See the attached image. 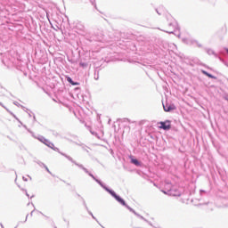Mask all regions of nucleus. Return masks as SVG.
I'll use <instances>...</instances> for the list:
<instances>
[{"label": "nucleus", "mask_w": 228, "mask_h": 228, "mask_svg": "<svg viewBox=\"0 0 228 228\" xmlns=\"http://www.w3.org/2000/svg\"><path fill=\"white\" fill-rule=\"evenodd\" d=\"M97 184H99V186H101V188L105 190V191H107V193H110L113 197V199H115V200H117V202H118V204H120L121 206H124V208L128 209V211H130V213H133L135 216H137V218L143 220V222H146V224H149V225H151L152 227V223H151L149 220H147L142 215L138 214L134 209H133V208L129 207V205H127V203L126 202V200L121 198L120 195L117 194V192L115 191H113V189H110V187H108L106 185V183H102V181H101V180L97 181Z\"/></svg>", "instance_id": "obj_1"}, {"label": "nucleus", "mask_w": 228, "mask_h": 228, "mask_svg": "<svg viewBox=\"0 0 228 228\" xmlns=\"http://www.w3.org/2000/svg\"><path fill=\"white\" fill-rule=\"evenodd\" d=\"M44 145H46V147H49V149H52V151L58 152L59 154H61V156H63L64 158H66V159H69V161H70L71 163L76 165V167H78V168H80V170H83L85 172V174H87V175H89V177H92V179H94V181H95V183H97V181H101L99 178L95 177V175H94V174H92V172H90L86 167H85V166L76 162V160H74V159H72V157L67 155L64 152H61L60 151V148L54 146V143H53L51 141H49V139H46L45 141Z\"/></svg>", "instance_id": "obj_2"}, {"label": "nucleus", "mask_w": 228, "mask_h": 228, "mask_svg": "<svg viewBox=\"0 0 228 228\" xmlns=\"http://www.w3.org/2000/svg\"><path fill=\"white\" fill-rule=\"evenodd\" d=\"M76 29L78 31L82 37H85L86 40L88 42H104V35L102 32L96 34H90V32L86 31L85 25L81 21L77 22Z\"/></svg>", "instance_id": "obj_3"}, {"label": "nucleus", "mask_w": 228, "mask_h": 228, "mask_svg": "<svg viewBox=\"0 0 228 228\" xmlns=\"http://www.w3.org/2000/svg\"><path fill=\"white\" fill-rule=\"evenodd\" d=\"M169 28H173L174 30L171 31H165L166 33H168L169 35H175L176 37H181V33L177 32L179 29V26H177L176 22H170L168 23Z\"/></svg>", "instance_id": "obj_4"}, {"label": "nucleus", "mask_w": 228, "mask_h": 228, "mask_svg": "<svg viewBox=\"0 0 228 228\" xmlns=\"http://www.w3.org/2000/svg\"><path fill=\"white\" fill-rule=\"evenodd\" d=\"M159 129H163V131H170L172 129V121L167 119L165 121L159 122Z\"/></svg>", "instance_id": "obj_5"}, {"label": "nucleus", "mask_w": 228, "mask_h": 228, "mask_svg": "<svg viewBox=\"0 0 228 228\" xmlns=\"http://www.w3.org/2000/svg\"><path fill=\"white\" fill-rule=\"evenodd\" d=\"M163 109L166 113H170L172 111H175V110H177V107H175V104L174 103L166 102V104L163 103Z\"/></svg>", "instance_id": "obj_6"}, {"label": "nucleus", "mask_w": 228, "mask_h": 228, "mask_svg": "<svg viewBox=\"0 0 228 228\" xmlns=\"http://www.w3.org/2000/svg\"><path fill=\"white\" fill-rule=\"evenodd\" d=\"M130 163L134 165V167H143V163L140 161L138 159H135L134 156L131 155L130 157Z\"/></svg>", "instance_id": "obj_7"}, {"label": "nucleus", "mask_w": 228, "mask_h": 228, "mask_svg": "<svg viewBox=\"0 0 228 228\" xmlns=\"http://www.w3.org/2000/svg\"><path fill=\"white\" fill-rule=\"evenodd\" d=\"M65 79L69 85H71V86H78L79 85V82L74 81V79H72V77H70L69 76H66Z\"/></svg>", "instance_id": "obj_8"}, {"label": "nucleus", "mask_w": 228, "mask_h": 228, "mask_svg": "<svg viewBox=\"0 0 228 228\" xmlns=\"http://www.w3.org/2000/svg\"><path fill=\"white\" fill-rule=\"evenodd\" d=\"M205 51L207 53V54H208V56H215V58H220V56L218 55V53H216L213 49L211 48H205Z\"/></svg>", "instance_id": "obj_9"}, {"label": "nucleus", "mask_w": 228, "mask_h": 228, "mask_svg": "<svg viewBox=\"0 0 228 228\" xmlns=\"http://www.w3.org/2000/svg\"><path fill=\"white\" fill-rule=\"evenodd\" d=\"M200 72L201 74H203V76H207V77H209V79H217L215 75L206 71L205 69H201Z\"/></svg>", "instance_id": "obj_10"}, {"label": "nucleus", "mask_w": 228, "mask_h": 228, "mask_svg": "<svg viewBox=\"0 0 228 228\" xmlns=\"http://www.w3.org/2000/svg\"><path fill=\"white\" fill-rule=\"evenodd\" d=\"M81 200H82L83 206L85 207V209H86L88 215H90V216H94V213H92V211H90V209H88V206H86V201H85V199L83 197H81Z\"/></svg>", "instance_id": "obj_11"}, {"label": "nucleus", "mask_w": 228, "mask_h": 228, "mask_svg": "<svg viewBox=\"0 0 228 228\" xmlns=\"http://www.w3.org/2000/svg\"><path fill=\"white\" fill-rule=\"evenodd\" d=\"M6 111L9 112L12 115V117H13V118H15V120L19 122V124L22 125V121H20V119L17 117V115H15L12 110H10V109H6Z\"/></svg>", "instance_id": "obj_12"}, {"label": "nucleus", "mask_w": 228, "mask_h": 228, "mask_svg": "<svg viewBox=\"0 0 228 228\" xmlns=\"http://www.w3.org/2000/svg\"><path fill=\"white\" fill-rule=\"evenodd\" d=\"M101 70L100 67H96L94 69V79L95 81H99V71Z\"/></svg>", "instance_id": "obj_13"}, {"label": "nucleus", "mask_w": 228, "mask_h": 228, "mask_svg": "<svg viewBox=\"0 0 228 228\" xmlns=\"http://www.w3.org/2000/svg\"><path fill=\"white\" fill-rule=\"evenodd\" d=\"M37 140H38V142H41V143H45V140L46 138L44 137L43 135H37V137H36Z\"/></svg>", "instance_id": "obj_14"}, {"label": "nucleus", "mask_w": 228, "mask_h": 228, "mask_svg": "<svg viewBox=\"0 0 228 228\" xmlns=\"http://www.w3.org/2000/svg\"><path fill=\"white\" fill-rule=\"evenodd\" d=\"M14 106H17L18 108H21V110H23L24 111H26V110H28V109L22 105H20V103H19L18 102H13Z\"/></svg>", "instance_id": "obj_15"}, {"label": "nucleus", "mask_w": 228, "mask_h": 228, "mask_svg": "<svg viewBox=\"0 0 228 228\" xmlns=\"http://www.w3.org/2000/svg\"><path fill=\"white\" fill-rule=\"evenodd\" d=\"M35 163H37L40 167H43L44 168L46 167V165L40 160H35Z\"/></svg>", "instance_id": "obj_16"}, {"label": "nucleus", "mask_w": 228, "mask_h": 228, "mask_svg": "<svg viewBox=\"0 0 228 228\" xmlns=\"http://www.w3.org/2000/svg\"><path fill=\"white\" fill-rule=\"evenodd\" d=\"M79 67H81L82 69H86V67H88V63L87 62H79Z\"/></svg>", "instance_id": "obj_17"}, {"label": "nucleus", "mask_w": 228, "mask_h": 228, "mask_svg": "<svg viewBox=\"0 0 228 228\" xmlns=\"http://www.w3.org/2000/svg\"><path fill=\"white\" fill-rule=\"evenodd\" d=\"M197 40L195 39H189L188 45H195Z\"/></svg>", "instance_id": "obj_18"}, {"label": "nucleus", "mask_w": 228, "mask_h": 228, "mask_svg": "<svg viewBox=\"0 0 228 228\" xmlns=\"http://www.w3.org/2000/svg\"><path fill=\"white\" fill-rule=\"evenodd\" d=\"M28 133L31 134V136L33 138H35L37 140V138H38V136L35 135V133L33 131H31V129H28Z\"/></svg>", "instance_id": "obj_19"}, {"label": "nucleus", "mask_w": 228, "mask_h": 228, "mask_svg": "<svg viewBox=\"0 0 228 228\" xmlns=\"http://www.w3.org/2000/svg\"><path fill=\"white\" fill-rule=\"evenodd\" d=\"M45 170H46V172L48 174H50V175H53V177H54V175H53V172H51V170H49V167H47V166H45Z\"/></svg>", "instance_id": "obj_20"}, {"label": "nucleus", "mask_w": 228, "mask_h": 228, "mask_svg": "<svg viewBox=\"0 0 228 228\" xmlns=\"http://www.w3.org/2000/svg\"><path fill=\"white\" fill-rule=\"evenodd\" d=\"M20 190H21V191H24L26 197H28V199H29V193H28V190H26V189H24V188H21Z\"/></svg>", "instance_id": "obj_21"}, {"label": "nucleus", "mask_w": 228, "mask_h": 228, "mask_svg": "<svg viewBox=\"0 0 228 228\" xmlns=\"http://www.w3.org/2000/svg\"><path fill=\"white\" fill-rule=\"evenodd\" d=\"M91 4L94 6V8H97V4H95V0H89Z\"/></svg>", "instance_id": "obj_22"}, {"label": "nucleus", "mask_w": 228, "mask_h": 228, "mask_svg": "<svg viewBox=\"0 0 228 228\" xmlns=\"http://www.w3.org/2000/svg\"><path fill=\"white\" fill-rule=\"evenodd\" d=\"M195 45H197V47H199L200 49L202 48V44L199 43V41L196 40Z\"/></svg>", "instance_id": "obj_23"}, {"label": "nucleus", "mask_w": 228, "mask_h": 228, "mask_svg": "<svg viewBox=\"0 0 228 228\" xmlns=\"http://www.w3.org/2000/svg\"><path fill=\"white\" fill-rule=\"evenodd\" d=\"M190 41L189 38H183V44H186L188 45V42Z\"/></svg>", "instance_id": "obj_24"}, {"label": "nucleus", "mask_w": 228, "mask_h": 228, "mask_svg": "<svg viewBox=\"0 0 228 228\" xmlns=\"http://www.w3.org/2000/svg\"><path fill=\"white\" fill-rule=\"evenodd\" d=\"M145 122H147V120H145V119L139 121V126H143V124H145Z\"/></svg>", "instance_id": "obj_25"}, {"label": "nucleus", "mask_w": 228, "mask_h": 228, "mask_svg": "<svg viewBox=\"0 0 228 228\" xmlns=\"http://www.w3.org/2000/svg\"><path fill=\"white\" fill-rule=\"evenodd\" d=\"M0 106L2 108H4V110H8V108H6V106H4V104H3V102H0Z\"/></svg>", "instance_id": "obj_26"}, {"label": "nucleus", "mask_w": 228, "mask_h": 228, "mask_svg": "<svg viewBox=\"0 0 228 228\" xmlns=\"http://www.w3.org/2000/svg\"><path fill=\"white\" fill-rule=\"evenodd\" d=\"M91 216H92L93 220H95V222H97V224H99V220H97V217H96V216H94V215Z\"/></svg>", "instance_id": "obj_27"}, {"label": "nucleus", "mask_w": 228, "mask_h": 228, "mask_svg": "<svg viewBox=\"0 0 228 228\" xmlns=\"http://www.w3.org/2000/svg\"><path fill=\"white\" fill-rule=\"evenodd\" d=\"M203 193L206 194V193H208V191H204V190H200V195H202Z\"/></svg>", "instance_id": "obj_28"}, {"label": "nucleus", "mask_w": 228, "mask_h": 228, "mask_svg": "<svg viewBox=\"0 0 228 228\" xmlns=\"http://www.w3.org/2000/svg\"><path fill=\"white\" fill-rule=\"evenodd\" d=\"M123 122H131V119H129V118H125L123 119Z\"/></svg>", "instance_id": "obj_29"}, {"label": "nucleus", "mask_w": 228, "mask_h": 228, "mask_svg": "<svg viewBox=\"0 0 228 228\" xmlns=\"http://www.w3.org/2000/svg\"><path fill=\"white\" fill-rule=\"evenodd\" d=\"M37 213H40V215H42V216H45V218H49V216L44 215V213H42L41 211H38V210H37Z\"/></svg>", "instance_id": "obj_30"}, {"label": "nucleus", "mask_w": 228, "mask_h": 228, "mask_svg": "<svg viewBox=\"0 0 228 228\" xmlns=\"http://www.w3.org/2000/svg\"><path fill=\"white\" fill-rule=\"evenodd\" d=\"M21 126H22V127H24V129H26L27 131H28V129H29V128H28V126L24 125L23 123L21 124Z\"/></svg>", "instance_id": "obj_31"}, {"label": "nucleus", "mask_w": 228, "mask_h": 228, "mask_svg": "<svg viewBox=\"0 0 228 228\" xmlns=\"http://www.w3.org/2000/svg\"><path fill=\"white\" fill-rule=\"evenodd\" d=\"M91 134H93L94 136H97V132L90 131Z\"/></svg>", "instance_id": "obj_32"}, {"label": "nucleus", "mask_w": 228, "mask_h": 228, "mask_svg": "<svg viewBox=\"0 0 228 228\" xmlns=\"http://www.w3.org/2000/svg\"><path fill=\"white\" fill-rule=\"evenodd\" d=\"M194 63L199 64V63H200V61L199 59H196L195 61H194Z\"/></svg>", "instance_id": "obj_33"}, {"label": "nucleus", "mask_w": 228, "mask_h": 228, "mask_svg": "<svg viewBox=\"0 0 228 228\" xmlns=\"http://www.w3.org/2000/svg\"><path fill=\"white\" fill-rule=\"evenodd\" d=\"M79 90H81V88H79V87H76V88H75V92L79 93Z\"/></svg>", "instance_id": "obj_34"}, {"label": "nucleus", "mask_w": 228, "mask_h": 228, "mask_svg": "<svg viewBox=\"0 0 228 228\" xmlns=\"http://www.w3.org/2000/svg\"><path fill=\"white\" fill-rule=\"evenodd\" d=\"M33 120L34 122H37V116H35V114H33Z\"/></svg>", "instance_id": "obj_35"}, {"label": "nucleus", "mask_w": 228, "mask_h": 228, "mask_svg": "<svg viewBox=\"0 0 228 228\" xmlns=\"http://www.w3.org/2000/svg\"><path fill=\"white\" fill-rule=\"evenodd\" d=\"M22 180L25 181V183H28V179L26 178V176H23Z\"/></svg>", "instance_id": "obj_36"}, {"label": "nucleus", "mask_w": 228, "mask_h": 228, "mask_svg": "<svg viewBox=\"0 0 228 228\" xmlns=\"http://www.w3.org/2000/svg\"><path fill=\"white\" fill-rule=\"evenodd\" d=\"M156 12L158 13V15H161V12H159V10L156 9Z\"/></svg>", "instance_id": "obj_37"}, {"label": "nucleus", "mask_w": 228, "mask_h": 228, "mask_svg": "<svg viewBox=\"0 0 228 228\" xmlns=\"http://www.w3.org/2000/svg\"><path fill=\"white\" fill-rule=\"evenodd\" d=\"M2 63L6 67V62H4V59H2Z\"/></svg>", "instance_id": "obj_38"}, {"label": "nucleus", "mask_w": 228, "mask_h": 228, "mask_svg": "<svg viewBox=\"0 0 228 228\" xmlns=\"http://www.w3.org/2000/svg\"><path fill=\"white\" fill-rule=\"evenodd\" d=\"M31 113H32V115L34 114L33 112L30 111V113H28V117H29V118L32 117Z\"/></svg>", "instance_id": "obj_39"}, {"label": "nucleus", "mask_w": 228, "mask_h": 228, "mask_svg": "<svg viewBox=\"0 0 228 228\" xmlns=\"http://www.w3.org/2000/svg\"><path fill=\"white\" fill-rule=\"evenodd\" d=\"M34 211H35V209L31 211L30 216H33V212H34Z\"/></svg>", "instance_id": "obj_40"}, {"label": "nucleus", "mask_w": 228, "mask_h": 228, "mask_svg": "<svg viewBox=\"0 0 228 228\" xmlns=\"http://www.w3.org/2000/svg\"><path fill=\"white\" fill-rule=\"evenodd\" d=\"M0 226H1L2 228H4V225H3V224H0Z\"/></svg>", "instance_id": "obj_41"}, {"label": "nucleus", "mask_w": 228, "mask_h": 228, "mask_svg": "<svg viewBox=\"0 0 228 228\" xmlns=\"http://www.w3.org/2000/svg\"><path fill=\"white\" fill-rule=\"evenodd\" d=\"M33 198H35V195H32V196L30 197V199H33Z\"/></svg>", "instance_id": "obj_42"}, {"label": "nucleus", "mask_w": 228, "mask_h": 228, "mask_svg": "<svg viewBox=\"0 0 228 228\" xmlns=\"http://www.w3.org/2000/svg\"><path fill=\"white\" fill-rule=\"evenodd\" d=\"M54 134H55V136H58V133L57 132Z\"/></svg>", "instance_id": "obj_43"}, {"label": "nucleus", "mask_w": 228, "mask_h": 228, "mask_svg": "<svg viewBox=\"0 0 228 228\" xmlns=\"http://www.w3.org/2000/svg\"><path fill=\"white\" fill-rule=\"evenodd\" d=\"M200 65H203V67H206V64H202V63H201Z\"/></svg>", "instance_id": "obj_44"}, {"label": "nucleus", "mask_w": 228, "mask_h": 228, "mask_svg": "<svg viewBox=\"0 0 228 228\" xmlns=\"http://www.w3.org/2000/svg\"><path fill=\"white\" fill-rule=\"evenodd\" d=\"M28 177H29L30 181H31V176L28 175Z\"/></svg>", "instance_id": "obj_45"}, {"label": "nucleus", "mask_w": 228, "mask_h": 228, "mask_svg": "<svg viewBox=\"0 0 228 228\" xmlns=\"http://www.w3.org/2000/svg\"><path fill=\"white\" fill-rule=\"evenodd\" d=\"M20 126H22L21 124L18 126V127H20Z\"/></svg>", "instance_id": "obj_46"}, {"label": "nucleus", "mask_w": 228, "mask_h": 228, "mask_svg": "<svg viewBox=\"0 0 228 228\" xmlns=\"http://www.w3.org/2000/svg\"><path fill=\"white\" fill-rule=\"evenodd\" d=\"M206 206H208V203H205Z\"/></svg>", "instance_id": "obj_47"}, {"label": "nucleus", "mask_w": 228, "mask_h": 228, "mask_svg": "<svg viewBox=\"0 0 228 228\" xmlns=\"http://www.w3.org/2000/svg\"><path fill=\"white\" fill-rule=\"evenodd\" d=\"M98 224H99V225H102L101 223H98Z\"/></svg>", "instance_id": "obj_48"}, {"label": "nucleus", "mask_w": 228, "mask_h": 228, "mask_svg": "<svg viewBox=\"0 0 228 228\" xmlns=\"http://www.w3.org/2000/svg\"><path fill=\"white\" fill-rule=\"evenodd\" d=\"M53 101L56 102V100L53 99Z\"/></svg>", "instance_id": "obj_49"}]
</instances>
